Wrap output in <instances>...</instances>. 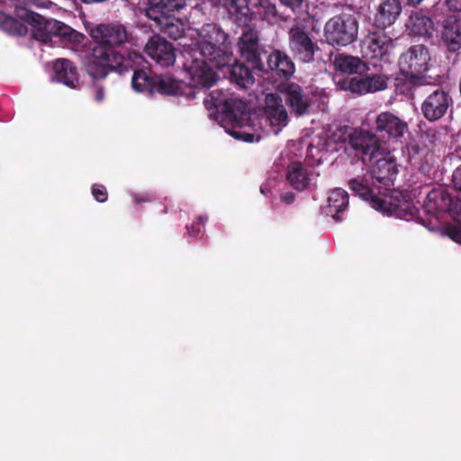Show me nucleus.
Masks as SVG:
<instances>
[{
  "label": "nucleus",
  "instance_id": "nucleus-42",
  "mask_svg": "<svg viewBox=\"0 0 461 461\" xmlns=\"http://www.w3.org/2000/svg\"><path fill=\"white\" fill-rule=\"evenodd\" d=\"M446 5L451 12H461V0H446Z\"/></svg>",
  "mask_w": 461,
  "mask_h": 461
},
{
  "label": "nucleus",
  "instance_id": "nucleus-19",
  "mask_svg": "<svg viewBox=\"0 0 461 461\" xmlns=\"http://www.w3.org/2000/svg\"><path fill=\"white\" fill-rule=\"evenodd\" d=\"M264 113L274 134H278L288 122V114L281 97L276 94L266 95Z\"/></svg>",
  "mask_w": 461,
  "mask_h": 461
},
{
  "label": "nucleus",
  "instance_id": "nucleus-20",
  "mask_svg": "<svg viewBox=\"0 0 461 461\" xmlns=\"http://www.w3.org/2000/svg\"><path fill=\"white\" fill-rule=\"evenodd\" d=\"M145 52L163 67L174 65L176 58V49L172 43L158 35L150 37L145 46Z\"/></svg>",
  "mask_w": 461,
  "mask_h": 461
},
{
  "label": "nucleus",
  "instance_id": "nucleus-27",
  "mask_svg": "<svg viewBox=\"0 0 461 461\" xmlns=\"http://www.w3.org/2000/svg\"><path fill=\"white\" fill-rule=\"evenodd\" d=\"M230 17L239 26H248L252 20L249 0H221Z\"/></svg>",
  "mask_w": 461,
  "mask_h": 461
},
{
  "label": "nucleus",
  "instance_id": "nucleus-25",
  "mask_svg": "<svg viewBox=\"0 0 461 461\" xmlns=\"http://www.w3.org/2000/svg\"><path fill=\"white\" fill-rule=\"evenodd\" d=\"M333 65L337 71L347 75H362L368 70L366 63L360 58L345 53L337 54Z\"/></svg>",
  "mask_w": 461,
  "mask_h": 461
},
{
  "label": "nucleus",
  "instance_id": "nucleus-2",
  "mask_svg": "<svg viewBox=\"0 0 461 461\" xmlns=\"http://www.w3.org/2000/svg\"><path fill=\"white\" fill-rule=\"evenodd\" d=\"M95 45L86 57V73L95 80L104 79L114 68L123 64L128 52L122 46L131 39L125 26L119 23L99 24L91 31Z\"/></svg>",
  "mask_w": 461,
  "mask_h": 461
},
{
  "label": "nucleus",
  "instance_id": "nucleus-26",
  "mask_svg": "<svg viewBox=\"0 0 461 461\" xmlns=\"http://www.w3.org/2000/svg\"><path fill=\"white\" fill-rule=\"evenodd\" d=\"M442 40L450 52H456L461 49V19L448 17L445 21Z\"/></svg>",
  "mask_w": 461,
  "mask_h": 461
},
{
  "label": "nucleus",
  "instance_id": "nucleus-18",
  "mask_svg": "<svg viewBox=\"0 0 461 461\" xmlns=\"http://www.w3.org/2000/svg\"><path fill=\"white\" fill-rule=\"evenodd\" d=\"M375 163L373 166L371 179L374 185H377L378 194H383L393 185V182L398 175V168L393 159L381 158H375Z\"/></svg>",
  "mask_w": 461,
  "mask_h": 461
},
{
  "label": "nucleus",
  "instance_id": "nucleus-36",
  "mask_svg": "<svg viewBox=\"0 0 461 461\" xmlns=\"http://www.w3.org/2000/svg\"><path fill=\"white\" fill-rule=\"evenodd\" d=\"M426 149L420 148L417 143H411L407 146V155L409 160L414 164L419 163L422 159Z\"/></svg>",
  "mask_w": 461,
  "mask_h": 461
},
{
  "label": "nucleus",
  "instance_id": "nucleus-32",
  "mask_svg": "<svg viewBox=\"0 0 461 461\" xmlns=\"http://www.w3.org/2000/svg\"><path fill=\"white\" fill-rule=\"evenodd\" d=\"M155 26L165 35L172 40H180L185 33L184 24L175 15L167 16V20L159 19L153 21Z\"/></svg>",
  "mask_w": 461,
  "mask_h": 461
},
{
  "label": "nucleus",
  "instance_id": "nucleus-5",
  "mask_svg": "<svg viewBox=\"0 0 461 461\" xmlns=\"http://www.w3.org/2000/svg\"><path fill=\"white\" fill-rule=\"evenodd\" d=\"M133 71L131 77V86L134 91L148 95H152V86L155 82V74L148 66L145 58L138 51L131 50L128 52V58L120 68H114L113 72L123 75Z\"/></svg>",
  "mask_w": 461,
  "mask_h": 461
},
{
  "label": "nucleus",
  "instance_id": "nucleus-7",
  "mask_svg": "<svg viewBox=\"0 0 461 461\" xmlns=\"http://www.w3.org/2000/svg\"><path fill=\"white\" fill-rule=\"evenodd\" d=\"M358 23L348 14H340L330 18L324 27V37L331 46H348L357 40Z\"/></svg>",
  "mask_w": 461,
  "mask_h": 461
},
{
  "label": "nucleus",
  "instance_id": "nucleus-8",
  "mask_svg": "<svg viewBox=\"0 0 461 461\" xmlns=\"http://www.w3.org/2000/svg\"><path fill=\"white\" fill-rule=\"evenodd\" d=\"M238 50L240 60L258 71L262 68L263 60L268 52L260 44L258 31L253 28H247L242 32L238 41Z\"/></svg>",
  "mask_w": 461,
  "mask_h": 461
},
{
  "label": "nucleus",
  "instance_id": "nucleus-31",
  "mask_svg": "<svg viewBox=\"0 0 461 461\" xmlns=\"http://www.w3.org/2000/svg\"><path fill=\"white\" fill-rule=\"evenodd\" d=\"M156 93L162 95H181L183 94L180 82L170 76L158 74L152 86V95Z\"/></svg>",
  "mask_w": 461,
  "mask_h": 461
},
{
  "label": "nucleus",
  "instance_id": "nucleus-46",
  "mask_svg": "<svg viewBox=\"0 0 461 461\" xmlns=\"http://www.w3.org/2000/svg\"><path fill=\"white\" fill-rule=\"evenodd\" d=\"M438 131L435 129H429L426 135L430 138V142L434 143L437 140Z\"/></svg>",
  "mask_w": 461,
  "mask_h": 461
},
{
  "label": "nucleus",
  "instance_id": "nucleus-15",
  "mask_svg": "<svg viewBox=\"0 0 461 461\" xmlns=\"http://www.w3.org/2000/svg\"><path fill=\"white\" fill-rule=\"evenodd\" d=\"M424 207L429 213L447 212L461 223V200L451 196L445 189L434 188L426 197Z\"/></svg>",
  "mask_w": 461,
  "mask_h": 461
},
{
  "label": "nucleus",
  "instance_id": "nucleus-30",
  "mask_svg": "<svg viewBox=\"0 0 461 461\" xmlns=\"http://www.w3.org/2000/svg\"><path fill=\"white\" fill-rule=\"evenodd\" d=\"M407 27L417 36L429 37L434 32L433 21L422 12L411 14Z\"/></svg>",
  "mask_w": 461,
  "mask_h": 461
},
{
  "label": "nucleus",
  "instance_id": "nucleus-3",
  "mask_svg": "<svg viewBox=\"0 0 461 461\" xmlns=\"http://www.w3.org/2000/svg\"><path fill=\"white\" fill-rule=\"evenodd\" d=\"M14 14L33 27V37L45 44L59 41L64 47L76 50L83 44L86 36L62 22L46 19L42 15L30 10L26 5H15Z\"/></svg>",
  "mask_w": 461,
  "mask_h": 461
},
{
  "label": "nucleus",
  "instance_id": "nucleus-48",
  "mask_svg": "<svg viewBox=\"0 0 461 461\" xmlns=\"http://www.w3.org/2000/svg\"><path fill=\"white\" fill-rule=\"evenodd\" d=\"M30 1L32 5H37V6L39 5V4H38L39 0H30Z\"/></svg>",
  "mask_w": 461,
  "mask_h": 461
},
{
  "label": "nucleus",
  "instance_id": "nucleus-34",
  "mask_svg": "<svg viewBox=\"0 0 461 461\" xmlns=\"http://www.w3.org/2000/svg\"><path fill=\"white\" fill-rule=\"evenodd\" d=\"M17 19L5 14L0 12V28L6 32L8 34L14 36H23L27 33L28 28L23 23L20 19Z\"/></svg>",
  "mask_w": 461,
  "mask_h": 461
},
{
  "label": "nucleus",
  "instance_id": "nucleus-1",
  "mask_svg": "<svg viewBox=\"0 0 461 461\" xmlns=\"http://www.w3.org/2000/svg\"><path fill=\"white\" fill-rule=\"evenodd\" d=\"M203 41L199 44L184 45L183 68L194 86L209 88L217 81V75L209 64L216 68L228 66L232 52L229 35L214 23L203 27Z\"/></svg>",
  "mask_w": 461,
  "mask_h": 461
},
{
  "label": "nucleus",
  "instance_id": "nucleus-10",
  "mask_svg": "<svg viewBox=\"0 0 461 461\" xmlns=\"http://www.w3.org/2000/svg\"><path fill=\"white\" fill-rule=\"evenodd\" d=\"M289 49L294 59L308 63L314 59V55L319 47L312 40L305 28L299 24H294L288 31Z\"/></svg>",
  "mask_w": 461,
  "mask_h": 461
},
{
  "label": "nucleus",
  "instance_id": "nucleus-40",
  "mask_svg": "<svg viewBox=\"0 0 461 461\" xmlns=\"http://www.w3.org/2000/svg\"><path fill=\"white\" fill-rule=\"evenodd\" d=\"M452 184L454 188L461 194V166L457 167L452 174Z\"/></svg>",
  "mask_w": 461,
  "mask_h": 461
},
{
  "label": "nucleus",
  "instance_id": "nucleus-47",
  "mask_svg": "<svg viewBox=\"0 0 461 461\" xmlns=\"http://www.w3.org/2000/svg\"><path fill=\"white\" fill-rule=\"evenodd\" d=\"M407 1L410 5L415 6V5H419L422 0H407Z\"/></svg>",
  "mask_w": 461,
  "mask_h": 461
},
{
  "label": "nucleus",
  "instance_id": "nucleus-11",
  "mask_svg": "<svg viewBox=\"0 0 461 461\" xmlns=\"http://www.w3.org/2000/svg\"><path fill=\"white\" fill-rule=\"evenodd\" d=\"M336 85L342 90L350 91L357 95H365L384 90L387 87L388 77L384 75L374 74L365 77H335Z\"/></svg>",
  "mask_w": 461,
  "mask_h": 461
},
{
  "label": "nucleus",
  "instance_id": "nucleus-22",
  "mask_svg": "<svg viewBox=\"0 0 461 461\" xmlns=\"http://www.w3.org/2000/svg\"><path fill=\"white\" fill-rule=\"evenodd\" d=\"M401 13V0H382L376 8L375 25L379 29H385L397 21Z\"/></svg>",
  "mask_w": 461,
  "mask_h": 461
},
{
  "label": "nucleus",
  "instance_id": "nucleus-44",
  "mask_svg": "<svg viewBox=\"0 0 461 461\" xmlns=\"http://www.w3.org/2000/svg\"><path fill=\"white\" fill-rule=\"evenodd\" d=\"M295 195L292 192H286L281 195V201L286 204H291L294 202Z\"/></svg>",
  "mask_w": 461,
  "mask_h": 461
},
{
  "label": "nucleus",
  "instance_id": "nucleus-16",
  "mask_svg": "<svg viewBox=\"0 0 461 461\" xmlns=\"http://www.w3.org/2000/svg\"><path fill=\"white\" fill-rule=\"evenodd\" d=\"M348 143L357 155L362 156L364 162H372L380 155V140L372 132L354 130L348 136Z\"/></svg>",
  "mask_w": 461,
  "mask_h": 461
},
{
  "label": "nucleus",
  "instance_id": "nucleus-39",
  "mask_svg": "<svg viewBox=\"0 0 461 461\" xmlns=\"http://www.w3.org/2000/svg\"><path fill=\"white\" fill-rule=\"evenodd\" d=\"M446 234L452 240L461 244V227L460 226H449L446 229Z\"/></svg>",
  "mask_w": 461,
  "mask_h": 461
},
{
  "label": "nucleus",
  "instance_id": "nucleus-33",
  "mask_svg": "<svg viewBox=\"0 0 461 461\" xmlns=\"http://www.w3.org/2000/svg\"><path fill=\"white\" fill-rule=\"evenodd\" d=\"M253 71H258V69L240 60L232 66L230 77L239 86L246 87L254 84Z\"/></svg>",
  "mask_w": 461,
  "mask_h": 461
},
{
  "label": "nucleus",
  "instance_id": "nucleus-9",
  "mask_svg": "<svg viewBox=\"0 0 461 461\" xmlns=\"http://www.w3.org/2000/svg\"><path fill=\"white\" fill-rule=\"evenodd\" d=\"M452 105L453 99L449 92L437 86L427 93L421 103L420 112L427 121L434 122L443 118Z\"/></svg>",
  "mask_w": 461,
  "mask_h": 461
},
{
  "label": "nucleus",
  "instance_id": "nucleus-28",
  "mask_svg": "<svg viewBox=\"0 0 461 461\" xmlns=\"http://www.w3.org/2000/svg\"><path fill=\"white\" fill-rule=\"evenodd\" d=\"M326 214L330 215L336 221H341V213L348 206V194L342 188L333 189L327 200Z\"/></svg>",
  "mask_w": 461,
  "mask_h": 461
},
{
  "label": "nucleus",
  "instance_id": "nucleus-14",
  "mask_svg": "<svg viewBox=\"0 0 461 461\" xmlns=\"http://www.w3.org/2000/svg\"><path fill=\"white\" fill-rule=\"evenodd\" d=\"M278 88L291 113L297 117L309 113L312 97L300 85L285 82L281 84Z\"/></svg>",
  "mask_w": 461,
  "mask_h": 461
},
{
  "label": "nucleus",
  "instance_id": "nucleus-29",
  "mask_svg": "<svg viewBox=\"0 0 461 461\" xmlns=\"http://www.w3.org/2000/svg\"><path fill=\"white\" fill-rule=\"evenodd\" d=\"M286 179L289 185L297 191L305 190L311 181L308 169L301 162H292L288 165Z\"/></svg>",
  "mask_w": 461,
  "mask_h": 461
},
{
  "label": "nucleus",
  "instance_id": "nucleus-23",
  "mask_svg": "<svg viewBox=\"0 0 461 461\" xmlns=\"http://www.w3.org/2000/svg\"><path fill=\"white\" fill-rule=\"evenodd\" d=\"M186 5L185 0H148L146 15L149 20L156 21L166 19L167 16L174 15Z\"/></svg>",
  "mask_w": 461,
  "mask_h": 461
},
{
  "label": "nucleus",
  "instance_id": "nucleus-37",
  "mask_svg": "<svg viewBox=\"0 0 461 461\" xmlns=\"http://www.w3.org/2000/svg\"><path fill=\"white\" fill-rule=\"evenodd\" d=\"M196 220L197 221L193 222L192 224L186 226L187 232L192 237H195L201 232L202 228L204 226L207 218L198 216Z\"/></svg>",
  "mask_w": 461,
  "mask_h": 461
},
{
  "label": "nucleus",
  "instance_id": "nucleus-45",
  "mask_svg": "<svg viewBox=\"0 0 461 461\" xmlns=\"http://www.w3.org/2000/svg\"><path fill=\"white\" fill-rule=\"evenodd\" d=\"M104 98V91L103 87H97L95 95V99L96 102L101 103Z\"/></svg>",
  "mask_w": 461,
  "mask_h": 461
},
{
  "label": "nucleus",
  "instance_id": "nucleus-21",
  "mask_svg": "<svg viewBox=\"0 0 461 461\" xmlns=\"http://www.w3.org/2000/svg\"><path fill=\"white\" fill-rule=\"evenodd\" d=\"M375 130L383 137L399 139L408 131V124L390 112H383L376 116Z\"/></svg>",
  "mask_w": 461,
  "mask_h": 461
},
{
  "label": "nucleus",
  "instance_id": "nucleus-6",
  "mask_svg": "<svg viewBox=\"0 0 461 461\" xmlns=\"http://www.w3.org/2000/svg\"><path fill=\"white\" fill-rule=\"evenodd\" d=\"M348 187L355 194L368 202L376 211L387 214H398L400 211L408 209V213L411 216L414 215V209L410 208L409 205H405L406 208L402 209V205L393 203L391 199L387 200L382 196V194H378L377 185H374L372 179L370 182L365 177L352 178L348 181Z\"/></svg>",
  "mask_w": 461,
  "mask_h": 461
},
{
  "label": "nucleus",
  "instance_id": "nucleus-35",
  "mask_svg": "<svg viewBox=\"0 0 461 461\" xmlns=\"http://www.w3.org/2000/svg\"><path fill=\"white\" fill-rule=\"evenodd\" d=\"M256 8V13L261 20L267 21L268 23H277L278 12L276 5L271 0H258Z\"/></svg>",
  "mask_w": 461,
  "mask_h": 461
},
{
  "label": "nucleus",
  "instance_id": "nucleus-43",
  "mask_svg": "<svg viewBox=\"0 0 461 461\" xmlns=\"http://www.w3.org/2000/svg\"><path fill=\"white\" fill-rule=\"evenodd\" d=\"M282 4L294 10L301 6L303 0H280Z\"/></svg>",
  "mask_w": 461,
  "mask_h": 461
},
{
  "label": "nucleus",
  "instance_id": "nucleus-24",
  "mask_svg": "<svg viewBox=\"0 0 461 461\" xmlns=\"http://www.w3.org/2000/svg\"><path fill=\"white\" fill-rule=\"evenodd\" d=\"M53 71L58 82H60L70 88H77L79 85L77 67L69 59H56L53 62Z\"/></svg>",
  "mask_w": 461,
  "mask_h": 461
},
{
  "label": "nucleus",
  "instance_id": "nucleus-41",
  "mask_svg": "<svg viewBox=\"0 0 461 461\" xmlns=\"http://www.w3.org/2000/svg\"><path fill=\"white\" fill-rule=\"evenodd\" d=\"M133 201L135 203H149L154 200V196L149 193L145 194H137L133 196Z\"/></svg>",
  "mask_w": 461,
  "mask_h": 461
},
{
  "label": "nucleus",
  "instance_id": "nucleus-38",
  "mask_svg": "<svg viewBox=\"0 0 461 461\" xmlns=\"http://www.w3.org/2000/svg\"><path fill=\"white\" fill-rule=\"evenodd\" d=\"M92 194L95 197V199L99 203H104L108 198L106 188L103 185H93Z\"/></svg>",
  "mask_w": 461,
  "mask_h": 461
},
{
  "label": "nucleus",
  "instance_id": "nucleus-12",
  "mask_svg": "<svg viewBox=\"0 0 461 461\" xmlns=\"http://www.w3.org/2000/svg\"><path fill=\"white\" fill-rule=\"evenodd\" d=\"M361 53L369 59L389 61V56L393 50V41L391 37L382 31L368 33L361 41Z\"/></svg>",
  "mask_w": 461,
  "mask_h": 461
},
{
  "label": "nucleus",
  "instance_id": "nucleus-17",
  "mask_svg": "<svg viewBox=\"0 0 461 461\" xmlns=\"http://www.w3.org/2000/svg\"><path fill=\"white\" fill-rule=\"evenodd\" d=\"M258 72H272L281 78L289 79L295 72V65L287 53L274 49L267 52Z\"/></svg>",
  "mask_w": 461,
  "mask_h": 461
},
{
  "label": "nucleus",
  "instance_id": "nucleus-13",
  "mask_svg": "<svg viewBox=\"0 0 461 461\" xmlns=\"http://www.w3.org/2000/svg\"><path fill=\"white\" fill-rule=\"evenodd\" d=\"M429 60L428 49L423 45H414L401 55L400 70L408 77H416L428 70Z\"/></svg>",
  "mask_w": 461,
  "mask_h": 461
},
{
  "label": "nucleus",
  "instance_id": "nucleus-4",
  "mask_svg": "<svg viewBox=\"0 0 461 461\" xmlns=\"http://www.w3.org/2000/svg\"><path fill=\"white\" fill-rule=\"evenodd\" d=\"M204 105L207 110H212L214 116L230 124V134L236 140L245 142H253L259 140V136L247 131L243 129L242 119L247 116L246 104L234 97L229 91L213 90L204 99Z\"/></svg>",
  "mask_w": 461,
  "mask_h": 461
}]
</instances>
